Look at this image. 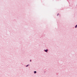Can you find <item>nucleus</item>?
<instances>
[{"instance_id":"obj_1","label":"nucleus","mask_w":77,"mask_h":77,"mask_svg":"<svg viewBox=\"0 0 77 77\" xmlns=\"http://www.w3.org/2000/svg\"><path fill=\"white\" fill-rule=\"evenodd\" d=\"M45 51L46 52H47L48 51V50L47 49V50H45Z\"/></svg>"},{"instance_id":"obj_2","label":"nucleus","mask_w":77,"mask_h":77,"mask_svg":"<svg viewBox=\"0 0 77 77\" xmlns=\"http://www.w3.org/2000/svg\"><path fill=\"white\" fill-rule=\"evenodd\" d=\"M34 74H36V71H35L34 72Z\"/></svg>"},{"instance_id":"obj_3","label":"nucleus","mask_w":77,"mask_h":77,"mask_svg":"<svg viewBox=\"0 0 77 77\" xmlns=\"http://www.w3.org/2000/svg\"><path fill=\"white\" fill-rule=\"evenodd\" d=\"M77 27V25L75 26V28H76Z\"/></svg>"},{"instance_id":"obj_4","label":"nucleus","mask_w":77,"mask_h":77,"mask_svg":"<svg viewBox=\"0 0 77 77\" xmlns=\"http://www.w3.org/2000/svg\"><path fill=\"white\" fill-rule=\"evenodd\" d=\"M29 65H26V67H27V66H29Z\"/></svg>"},{"instance_id":"obj_5","label":"nucleus","mask_w":77,"mask_h":77,"mask_svg":"<svg viewBox=\"0 0 77 77\" xmlns=\"http://www.w3.org/2000/svg\"><path fill=\"white\" fill-rule=\"evenodd\" d=\"M59 15V13L57 14V16H58Z\"/></svg>"},{"instance_id":"obj_6","label":"nucleus","mask_w":77,"mask_h":77,"mask_svg":"<svg viewBox=\"0 0 77 77\" xmlns=\"http://www.w3.org/2000/svg\"><path fill=\"white\" fill-rule=\"evenodd\" d=\"M30 62H31L32 60H30Z\"/></svg>"}]
</instances>
